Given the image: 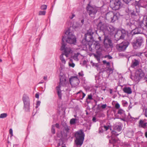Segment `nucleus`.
I'll list each match as a JSON object with an SVG mask.
<instances>
[{"instance_id":"nucleus-1","label":"nucleus","mask_w":147,"mask_h":147,"mask_svg":"<svg viewBox=\"0 0 147 147\" xmlns=\"http://www.w3.org/2000/svg\"><path fill=\"white\" fill-rule=\"evenodd\" d=\"M70 31V29L68 28L65 32L64 36H62L61 43L75 45L77 42L76 37Z\"/></svg>"},{"instance_id":"nucleus-2","label":"nucleus","mask_w":147,"mask_h":147,"mask_svg":"<svg viewBox=\"0 0 147 147\" xmlns=\"http://www.w3.org/2000/svg\"><path fill=\"white\" fill-rule=\"evenodd\" d=\"M92 33L87 32L84 35V38L82 41V45L86 48H88L90 51H92Z\"/></svg>"},{"instance_id":"nucleus-3","label":"nucleus","mask_w":147,"mask_h":147,"mask_svg":"<svg viewBox=\"0 0 147 147\" xmlns=\"http://www.w3.org/2000/svg\"><path fill=\"white\" fill-rule=\"evenodd\" d=\"M22 99L24 103L23 109L26 111L29 112L30 100L28 96L24 94L23 95Z\"/></svg>"},{"instance_id":"nucleus-4","label":"nucleus","mask_w":147,"mask_h":147,"mask_svg":"<svg viewBox=\"0 0 147 147\" xmlns=\"http://www.w3.org/2000/svg\"><path fill=\"white\" fill-rule=\"evenodd\" d=\"M61 46L60 48V50L63 51L64 53H63L67 57L69 54L72 53V51L70 48L66 47L67 45L66 43H61Z\"/></svg>"},{"instance_id":"nucleus-5","label":"nucleus","mask_w":147,"mask_h":147,"mask_svg":"<svg viewBox=\"0 0 147 147\" xmlns=\"http://www.w3.org/2000/svg\"><path fill=\"white\" fill-rule=\"evenodd\" d=\"M121 5L120 0H111L110 1V6L114 10L119 9Z\"/></svg>"},{"instance_id":"nucleus-6","label":"nucleus","mask_w":147,"mask_h":147,"mask_svg":"<svg viewBox=\"0 0 147 147\" xmlns=\"http://www.w3.org/2000/svg\"><path fill=\"white\" fill-rule=\"evenodd\" d=\"M127 32L124 30L118 31L115 35V39L118 41L120 39H123L126 36Z\"/></svg>"},{"instance_id":"nucleus-7","label":"nucleus","mask_w":147,"mask_h":147,"mask_svg":"<svg viewBox=\"0 0 147 147\" xmlns=\"http://www.w3.org/2000/svg\"><path fill=\"white\" fill-rule=\"evenodd\" d=\"M69 83L74 86H78L80 83L79 79L76 76H72L69 78Z\"/></svg>"},{"instance_id":"nucleus-8","label":"nucleus","mask_w":147,"mask_h":147,"mask_svg":"<svg viewBox=\"0 0 147 147\" xmlns=\"http://www.w3.org/2000/svg\"><path fill=\"white\" fill-rule=\"evenodd\" d=\"M129 44V43L127 41L122 42L120 44H117L116 48L119 51H123L126 49Z\"/></svg>"},{"instance_id":"nucleus-9","label":"nucleus","mask_w":147,"mask_h":147,"mask_svg":"<svg viewBox=\"0 0 147 147\" xmlns=\"http://www.w3.org/2000/svg\"><path fill=\"white\" fill-rule=\"evenodd\" d=\"M106 18L107 20L111 21L112 22H114L118 18L117 16L112 12L108 13L106 14Z\"/></svg>"},{"instance_id":"nucleus-10","label":"nucleus","mask_w":147,"mask_h":147,"mask_svg":"<svg viewBox=\"0 0 147 147\" xmlns=\"http://www.w3.org/2000/svg\"><path fill=\"white\" fill-rule=\"evenodd\" d=\"M59 85L60 86L66 87L69 85V82L66 81V77L65 76H63L61 77H59Z\"/></svg>"},{"instance_id":"nucleus-11","label":"nucleus","mask_w":147,"mask_h":147,"mask_svg":"<svg viewBox=\"0 0 147 147\" xmlns=\"http://www.w3.org/2000/svg\"><path fill=\"white\" fill-rule=\"evenodd\" d=\"M142 42V40L141 38H138L136 40L133 42V46L135 49H136L141 46Z\"/></svg>"},{"instance_id":"nucleus-12","label":"nucleus","mask_w":147,"mask_h":147,"mask_svg":"<svg viewBox=\"0 0 147 147\" xmlns=\"http://www.w3.org/2000/svg\"><path fill=\"white\" fill-rule=\"evenodd\" d=\"M74 136L75 137L84 138L85 134L84 133V130L81 129L76 132Z\"/></svg>"},{"instance_id":"nucleus-13","label":"nucleus","mask_w":147,"mask_h":147,"mask_svg":"<svg viewBox=\"0 0 147 147\" xmlns=\"http://www.w3.org/2000/svg\"><path fill=\"white\" fill-rule=\"evenodd\" d=\"M121 127L119 125H116L115 126L113 129V130L111 131V133L113 135H118L120 133L118 132H120L121 130Z\"/></svg>"},{"instance_id":"nucleus-14","label":"nucleus","mask_w":147,"mask_h":147,"mask_svg":"<svg viewBox=\"0 0 147 147\" xmlns=\"http://www.w3.org/2000/svg\"><path fill=\"white\" fill-rule=\"evenodd\" d=\"M76 139L75 140V143L77 146H79L80 147L83 144L84 138L75 137Z\"/></svg>"},{"instance_id":"nucleus-15","label":"nucleus","mask_w":147,"mask_h":147,"mask_svg":"<svg viewBox=\"0 0 147 147\" xmlns=\"http://www.w3.org/2000/svg\"><path fill=\"white\" fill-rule=\"evenodd\" d=\"M61 86L60 85H58L56 88L57 90V94L59 99H61L62 98V94L61 93L62 91L61 90Z\"/></svg>"},{"instance_id":"nucleus-16","label":"nucleus","mask_w":147,"mask_h":147,"mask_svg":"<svg viewBox=\"0 0 147 147\" xmlns=\"http://www.w3.org/2000/svg\"><path fill=\"white\" fill-rule=\"evenodd\" d=\"M91 109L89 107H88L86 108V114L88 117V120L89 121L91 120V116L92 115V111L90 110Z\"/></svg>"},{"instance_id":"nucleus-17","label":"nucleus","mask_w":147,"mask_h":147,"mask_svg":"<svg viewBox=\"0 0 147 147\" xmlns=\"http://www.w3.org/2000/svg\"><path fill=\"white\" fill-rule=\"evenodd\" d=\"M61 125L64 127L63 130H65L67 133H68L69 129L67 123L64 122L62 121L61 123Z\"/></svg>"},{"instance_id":"nucleus-18","label":"nucleus","mask_w":147,"mask_h":147,"mask_svg":"<svg viewBox=\"0 0 147 147\" xmlns=\"http://www.w3.org/2000/svg\"><path fill=\"white\" fill-rule=\"evenodd\" d=\"M139 3L141 7H146L147 6V0H140Z\"/></svg>"},{"instance_id":"nucleus-19","label":"nucleus","mask_w":147,"mask_h":147,"mask_svg":"<svg viewBox=\"0 0 147 147\" xmlns=\"http://www.w3.org/2000/svg\"><path fill=\"white\" fill-rule=\"evenodd\" d=\"M104 43L105 45H109L110 47H111L112 46L111 40L109 38H105L104 39Z\"/></svg>"},{"instance_id":"nucleus-20","label":"nucleus","mask_w":147,"mask_h":147,"mask_svg":"<svg viewBox=\"0 0 147 147\" xmlns=\"http://www.w3.org/2000/svg\"><path fill=\"white\" fill-rule=\"evenodd\" d=\"M123 90L125 92L128 94H131L132 92L131 89L129 87L124 88Z\"/></svg>"},{"instance_id":"nucleus-21","label":"nucleus","mask_w":147,"mask_h":147,"mask_svg":"<svg viewBox=\"0 0 147 147\" xmlns=\"http://www.w3.org/2000/svg\"><path fill=\"white\" fill-rule=\"evenodd\" d=\"M91 2L90 1L89 3L88 4V6L86 7V9L87 12H88L89 15L91 16V15L92 14V10L91 9H90V8H92V6L90 4Z\"/></svg>"},{"instance_id":"nucleus-22","label":"nucleus","mask_w":147,"mask_h":147,"mask_svg":"<svg viewBox=\"0 0 147 147\" xmlns=\"http://www.w3.org/2000/svg\"><path fill=\"white\" fill-rule=\"evenodd\" d=\"M140 125L143 128H146L147 127V122H145L144 121H142V120H140Z\"/></svg>"},{"instance_id":"nucleus-23","label":"nucleus","mask_w":147,"mask_h":147,"mask_svg":"<svg viewBox=\"0 0 147 147\" xmlns=\"http://www.w3.org/2000/svg\"><path fill=\"white\" fill-rule=\"evenodd\" d=\"M92 100V93H91L90 94L88 95L86 99V102L88 104L90 102V100Z\"/></svg>"},{"instance_id":"nucleus-24","label":"nucleus","mask_w":147,"mask_h":147,"mask_svg":"<svg viewBox=\"0 0 147 147\" xmlns=\"http://www.w3.org/2000/svg\"><path fill=\"white\" fill-rule=\"evenodd\" d=\"M64 55L63 53H62L60 56V60L63 63H66V61L65 59H64L63 55Z\"/></svg>"},{"instance_id":"nucleus-25","label":"nucleus","mask_w":147,"mask_h":147,"mask_svg":"<svg viewBox=\"0 0 147 147\" xmlns=\"http://www.w3.org/2000/svg\"><path fill=\"white\" fill-rule=\"evenodd\" d=\"M133 31L134 34H138L140 32V28H135L133 30Z\"/></svg>"},{"instance_id":"nucleus-26","label":"nucleus","mask_w":147,"mask_h":147,"mask_svg":"<svg viewBox=\"0 0 147 147\" xmlns=\"http://www.w3.org/2000/svg\"><path fill=\"white\" fill-rule=\"evenodd\" d=\"M78 121V119H76L72 118L71 119L70 123L71 125H73L76 123V121Z\"/></svg>"},{"instance_id":"nucleus-27","label":"nucleus","mask_w":147,"mask_h":147,"mask_svg":"<svg viewBox=\"0 0 147 147\" xmlns=\"http://www.w3.org/2000/svg\"><path fill=\"white\" fill-rule=\"evenodd\" d=\"M138 61L137 60H135V61L134 62H133L131 66L133 67H134L138 65Z\"/></svg>"},{"instance_id":"nucleus-28","label":"nucleus","mask_w":147,"mask_h":147,"mask_svg":"<svg viewBox=\"0 0 147 147\" xmlns=\"http://www.w3.org/2000/svg\"><path fill=\"white\" fill-rule=\"evenodd\" d=\"M51 132L52 133L54 134L55 133V125H52L51 128Z\"/></svg>"},{"instance_id":"nucleus-29","label":"nucleus","mask_w":147,"mask_h":147,"mask_svg":"<svg viewBox=\"0 0 147 147\" xmlns=\"http://www.w3.org/2000/svg\"><path fill=\"white\" fill-rule=\"evenodd\" d=\"M118 113L121 115H124L125 114V112L122 109H120L118 111Z\"/></svg>"},{"instance_id":"nucleus-30","label":"nucleus","mask_w":147,"mask_h":147,"mask_svg":"<svg viewBox=\"0 0 147 147\" xmlns=\"http://www.w3.org/2000/svg\"><path fill=\"white\" fill-rule=\"evenodd\" d=\"M46 12L45 11H39L38 12L39 16H44L46 14Z\"/></svg>"},{"instance_id":"nucleus-31","label":"nucleus","mask_w":147,"mask_h":147,"mask_svg":"<svg viewBox=\"0 0 147 147\" xmlns=\"http://www.w3.org/2000/svg\"><path fill=\"white\" fill-rule=\"evenodd\" d=\"M107 105L106 104H104L100 106L99 105H98V108L99 110L100 109V108H101L102 109H104L106 108Z\"/></svg>"},{"instance_id":"nucleus-32","label":"nucleus","mask_w":147,"mask_h":147,"mask_svg":"<svg viewBox=\"0 0 147 147\" xmlns=\"http://www.w3.org/2000/svg\"><path fill=\"white\" fill-rule=\"evenodd\" d=\"M47 5H42L40 7V9L41 10H45L47 9Z\"/></svg>"},{"instance_id":"nucleus-33","label":"nucleus","mask_w":147,"mask_h":147,"mask_svg":"<svg viewBox=\"0 0 147 147\" xmlns=\"http://www.w3.org/2000/svg\"><path fill=\"white\" fill-rule=\"evenodd\" d=\"M7 114L6 113H3L1 114L0 116V118H3L7 117Z\"/></svg>"},{"instance_id":"nucleus-34","label":"nucleus","mask_w":147,"mask_h":147,"mask_svg":"<svg viewBox=\"0 0 147 147\" xmlns=\"http://www.w3.org/2000/svg\"><path fill=\"white\" fill-rule=\"evenodd\" d=\"M133 5H131L129 6L128 7V9L127 10V12L128 13H130V12H131L133 10L131 8V6L133 7Z\"/></svg>"},{"instance_id":"nucleus-35","label":"nucleus","mask_w":147,"mask_h":147,"mask_svg":"<svg viewBox=\"0 0 147 147\" xmlns=\"http://www.w3.org/2000/svg\"><path fill=\"white\" fill-rule=\"evenodd\" d=\"M95 58L97 59L98 61H100V56L98 55L93 54Z\"/></svg>"},{"instance_id":"nucleus-36","label":"nucleus","mask_w":147,"mask_h":147,"mask_svg":"<svg viewBox=\"0 0 147 147\" xmlns=\"http://www.w3.org/2000/svg\"><path fill=\"white\" fill-rule=\"evenodd\" d=\"M60 142L58 143L57 146H59L63 144V141L62 139L61 138L59 140Z\"/></svg>"},{"instance_id":"nucleus-37","label":"nucleus","mask_w":147,"mask_h":147,"mask_svg":"<svg viewBox=\"0 0 147 147\" xmlns=\"http://www.w3.org/2000/svg\"><path fill=\"white\" fill-rule=\"evenodd\" d=\"M41 102L40 101L38 100L37 101L36 103V108L37 109L39 106L40 105Z\"/></svg>"},{"instance_id":"nucleus-38","label":"nucleus","mask_w":147,"mask_h":147,"mask_svg":"<svg viewBox=\"0 0 147 147\" xmlns=\"http://www.w3.org/2000/svg\"><path fill=\"white\" fill-rule=\"evenodd\" d=\"M117 142V140L115 139H112V140H109V142L111 143H114Z\"/></svg>"},{"instance_id":"nucleus-39","label":"nucleus","mask_w":147,"mask_h":147,"mask_svg":"<svg viewBox=\"0 0 147 147\" xmlns=\"http://www.w3.org/2000/svg\"><path fill=\"white\" fill-rule=\"evenodd\" d=\"M9 134H10V137L13 136V130L11 128L9 130Z\"/></svg>"},{"instance_id":"nucleus-40","label":"nucleus","mask_w":147,"mask_h":147,"mask_svg":"<svg viewBox=\"0 0 147 147\" xmlns=\"http://www.w3.org/2000/svg\"><path fill=\"white\" fill-rule=\"evenodd\" d=\"M69 65L72 67H74L75 66V64L73 62H72L71 63H69Z\"/></svg>"},{"instance_id":"nucleus-41","label":"nucleus","mask_w":147,"mask_h":147,"mask_svg":"<svg viewBox=\"0 0 147 147\" xmlns=\"http://www.w3.org/2000/svg\"><path fill=\"white\" fill-rule=\"evenodd\" d=\"M78 74L79 76L81 77L83 76L84 75L83 73V71H82L81 72H79Z\"/></svg>"},{"instance_id":"nucleus-42","label":"nucleus","mask_w":147,"mask_h":147,"mask_svg":"<svg viewBox=\"0 0 147 147\" xmlns=\"http://www.w3.org/2000/svg\"><path fill=\"white\" fill-rule=\"evenodd\" d=\"M110 127L109 126H106L105 125L104 126V128L105 129L106 131Z\"/></svg>"},{"instance_id":"nucleus-43","label":"nucleus","mask_w":147,"mask_h":147,"mask_svg":"<svg viewBox=\"0 0 147 147\" xmlns=\"http://www.w3.org/2000/svg\"><path fill=\"white\" fill-rule=\"evenodd\" d=\"M103 63L104 64H106L107 65L109 66L110 65V63L109 62H107L106 60H104L102 61Z\"/></svg>"},{"instance_id":"nucleus-44","label":"nucleus","mask_w":147,"mask_h":147,"mask_svg":"<svg viewBox=\"0 0 147 147\" xmlns=\"http://www.w3.org/2000/svg\"><path fill=\"white\" fill-rule=\"evenodd\" d=\"M63 76H65V74H64L61 71L59 75V77Z\"/></svg>"},{"instance_id":"nucleus-45","label":"nucleus","mask_w":147,"mask_h":147,"mask_svg":"<svg viewBox=\"0 0 147 147\" xmlns=\"http://www.w3.org/2000/svg\"><path fill=\"white\" fill-rule=\"evenodd\" d=\"M54 125H55V127H56L58 129L60 128L59 125L58 123H56L55 124H54Z\"/></svg>"},{"instance_id":"nucleus-46","label":"nucleus","mask_w":147,"mask_h":147,"mask_svg":"<svg viewBox=\"0 0 147 147\" xmlns=\"http://www.w3.org/2000/svg\"><path fill=\"white\" fill-rule=\"evenodd\" d=\"M132 0H123V1L126 3L128 4Z\"/></svg>"},{"instance_id":"nucleus-47","label":"nucleus","mask_w":147,"mask_h":147,"mask_svg":"<svg viewBox=\"0 0 147 147\" xmlns=\"http://www.w3.org/2000/svg\"><path fill=\"white\" fill-rule=\"evenodd\" d=\"M109 29H110V32H113L114 30V29L112 26H111V27H109Z\"/></svg>"},{"instance_id":"nucleus-48","label":"nucleus","mask_w":147,"mask_h":147,"mask_svg":"<svg viewBox=\"0 0 147 147\" xmlns=\"http://www.w3.org/2000/svg\"><path fill=\"white\" fill-rule=\"evenodd\" d=\"M73 58L75 60H78V56L76 55L75 54L73 56Z\"/></svg>"},{"instance_id":"nucleus-49","label":"nucleus","mask_w":147,"mask_h":147,"mask_svg":"<svg viewBox=\"0 0 147 147\" xmlns=\"http://www.w3.org/2000/svg\"><path fill=\"white\" fill-rule=\"evenodd\" d=\"M115 107L117 109H119L120 107V105L118 103H117L115 105Z\"/></svg>"},{"instance_id":"nucleus-50","label":"nucleus","mask_w":147,"mask_h":147,"mask_svg":"<svg viewBox=\"0 0 147 147\" xmlns=\"http://www.w3.org/2000/svg\"><path fill=\"white\" fill-rule=\"evenodd\" d=\"M132 12H131V14L132 15H134V16H137V15L136 14V12H135V11H133Z\"/></svg>"},{"instance_id":"nucleus-51","label":"nucleus","mask_w":147,"mask_h":147,"mask_svg":"<svg viewBox=\"0 0 147 147\" xmlns=\"http://www.w3.org/2000/svg\"><path fill=\"white\" fill-rule=\"evenodd\" d=\"M39 93L38 92L35 95V97L36 98H39Z\"/></svg>"},{"instance_id":"nucleus-52","label":"nucleus","mask_w":147,"mask_h":147,"mask_svg":"<svg viewBox=\"0 0 147 147\" xmlns=\"http://www.w3.org/2000/svg\"><path fill=\"white\" fill-rule=\"evenodd\" d=\"M82 97L81 98V99H82L85 96L86 94L84 92H82Z\"/></svg>"},{"instance_id":"nucleus-53","label":"nucleus","mask_w":147,"mask_h":147,"mask_svg":"<svg viewBox=\"0 0 147 147\" xmlns=\"http://www.w3.org/2000/svg\"><path fill=\"white\" fill-rule=\"evenodd\" d=\"M87 63V61L84 60V61H83V63H82V65H86Z\"/></svg>"},{"instance_id":"nucleus-54","label":"nucleus","mask_w":147,"mask_h":147,"mask_svg":"<svg viewBox=\"0 0 147 147\" xmlns=\"http://www.w3.org/2000/svg\"><path fill=\"white\" fill-rule=\"evenodd\" d=\"M145 115L146 117H147V108L145 110Z\"/></svg>"},{"instance_id":"nucleus-55","label":"nucleus","mask_w":147,"mask_h":147,"mask_svg":"<svg viewBox=\"0 0 147 147\" xmlns=\"http://www.w3.org/2000/svg\"><path fill=\"white\" fill-rule=\"evenodd\" d=\"M96 118L95 117H93L92 118V121L94 122H96Z\"/></svg>"},{"instance_id":"nucleus-56","label":"nucleus","mask_w":147,"mask_h":147,"mask_svg":"<svg viewBox=\"0 0 147 147\" xmlns=\"http://www.w3.org/2000/svg\"><path fill=\"white\" fill-rule=\"evenodd\" d=\"M75 16V15H74V14H72L71 17H70V19H72Z\"/></svg>"},{"instance_id":"nucleus-57","label":"nucleus","mask_w":147,"mask_h":147,"mask_svg":"<svg viewBox=\"0 0 147 147\" xmlns=\"http://www.w3.org/2000/svg\"><path fill=\"white\" fill-rule=\"evenodd\" d=\"M86 67L87 68H89V67H91V66L90 65H86Z\"/></svg>"},{"instance_id":"nucleus-58","label":"nucleus","mask_w":147,"mask_h":147,"mask_svg":"<svg viewBox=\"0 0 147 147\" xmlns=\"http://www.w3.org/2000/svg\"><path fill=\"white\" fill-rule=\"evenodd\" d=\"M45 80H47V76H44L43 78Z\"/></svg>"},{"instance_id":"nucleus-59","label":"nucleus","mask_w":147,"mask_h":147,"mask_svg":"<svg viewBox=\"0 0 147 147\" xmlns=\"http://www.w3.org/2000/svg\"><path fill=\"white\" fill-rule=\"evenodd\" d=\"M107 57L109 59H111L112 58V57L111 56H110L109 55Z\"/></svg>"},{"instance_id":"nucleus-60","label":"nucleus","mask_w":147,"mask_h":147,"mask_svg":"<svg viewBox=\"0 0 147 147\" xmlns=\"http://www.w3.org/2000/svg\"><path fill=\"white\" fill-rule=\"evenodd\" d=\"M69 59L70 61L71 62H73V60L72 58V57H71L69 58Z\"/></svg>"},{"instance_id":"nucleus-61","label":"nucleus","mask_w":147,"mask_h":147,"mask_svg":"<svg viewBox=\"0 0 147 147\" xmlns=\"http://www.w3.org/2000/svg\"><path fill=\"white\" fill-rule=\"evenodd\" d=\"M145 24H146V26L147 27V20L145 21Z\"/></svg>"},{"instance_id":"nucleus-62","label":"nucleus","mask_w":147,"mask_h":147,"mask_svg":"<svg viewBox=\"0 0 147 147\" xmlns=\"http://www.w3.org/2000/svg\"><path fill=\"white\" fill-rule=\"evenodd\" d=\"M84 22V20L83 19H82L81 20V23L82 24H83Z\"/></svg>"},{"instance_id":"nucleus-63","label":"nucleus","mask_w":147,"mask_h":147,"mask_svg":"<svg viewBox=\"0 0 147 147\" xmlns=\"http://www.w3.org/2000/svg\"><path fill=\"white\" fill-rule=\"evenodd\" d=\"M144 18H145V17H146V20H147V14L146 15H145L144 17Z\"/></svg>"},{"instance_id":"nucleus-64","label":"nucleus","mask_w":147,"mask_h":147,"mask_svg":"<svg viewBox=\"0 0 147 147\" xmlns=\"http://www.w3.org/2000/svg\"><path fill=\"white\" fill-rule=\"evenodd\" d=\"M145 136L147 138V132H146L145 133Z\"/></svg>"}]
</instances>
